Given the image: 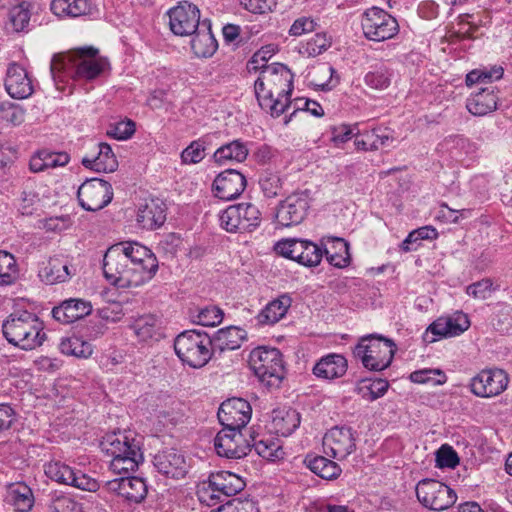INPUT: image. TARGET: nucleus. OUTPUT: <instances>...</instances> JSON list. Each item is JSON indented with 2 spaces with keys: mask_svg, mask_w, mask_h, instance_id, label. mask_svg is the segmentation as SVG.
<instances>
[{
  "mask_svg": "<svg viewBox=\"0 0 512 512\" xmlns=\"http://www.w3.org/2000/svg\"><path fill=\"white\" fill-rule=\"evenodd\" d=\"M223 312L220 308L209 305L203 308H198L192 313V318L195 323L202 326H216L223 320Z\"/></svg>",
  "mask_w": 512,
  "mask_h": 512,
  "instance_id": "3c124183",
  "label": "nucleus"
},
{
  "mask_svg": "<svg viewBox=\"0 0 512 512\" xmlns=\"http://www.w3.org/2000/svg\"><path fill=\"white\" fill-rule=\"evenodd\" d=\"M333 73V67L325 64L320 65L317 68H315L313 73L311 74V83L321 90H330L334 86V84L332 83Z\"/></svg>",
  "mask_w": 512,
  "mask_h": 512,
  "instance_id": "6e6d98bb",
  "label": "nucleus"
},
{
  "mask_svg": "<svg viewBox=\"0 0 512 512\" xmlns=\"http://www.w3.org/2000/svg\"><path fill=\"white\" fill-rule=\"evenodd\" d=\"M389 383L385 379H363L356 386V392L367 401L382 397L388 390Z\"/></svg>",
  "mask_w": 512,
  "mask_h": 512,
  "instance_id": "c03bdc74",
  "label": "nucleus"
},
{
  "mask_svg": "<svg viewBox=\"0 0 512 512\" xmlns=\"http://www.w3.org/2000/svg\"><path fill=\"white\" fill-rule=\"evenodd\" d=\"M325 248L326 259L334 267L344 268L350 264L349 244L342 238H332Z\"/></svg>",
  "mask_w": 512,
  "mask_h": 512,
  "instance_id": "79ce46f5",
  "label": "nucleus"
},
{
  "mask_svg": "<svg viewBox=\"0 0 512 512\" xmlns=\"http://www.w3.org/2000/svg\"><path fill=\"white\" fill-rule=\"evenodd\" d=\"M436 462L440 468H455L459 464V457L451 446L442 445L437 451Z\"/></svg>",
  "mask_w": 512,
  "mask_h": 512,
  "instance_id": "e2e57ef3",
  "label": "nucleus"
},
{
  "mask_svg": "<svg viewBox=\"0 0 512 512\" xmlns=\"http://www.w3.org/2000/svg\"><path fill=\"white\" fill-rule=\"evenodd\" d=\"M347 371V361L339 354H329L321 358L313 367L316 377L332 380L342 377Z\"/></svg>",
  "mask_w": 512,
  "mask_h": 512,
  "instance_id": "473e14b6",
  "label": "nucleus"
},
{
  "mask_svg": "<svg viewBox=\"0 0 512 512\" xmlns=\"http://www.w3.org/2000/svg\"><path fill=\"white\" fill-rule=\"evenodd\" d=\"M251 447L255 449L259 456L269 461L280 460L285 455L280 441L271 436L251 435Z\"/></svg>",
  "mask_w": 512,
  "mask_h": 512,
  "instance_id": "a19ab883",
  "label": "nucleus"
},
{
  "mask_svg": "<svg viewBox=\"0 0 512 512\" xmlns=\"http://www.w3.org/2000/svg\"><path fill=\"white\" fill-rule=\"evenodd\" d=\"M260 85H266L272 89L276 96L289 101L293 90V75L283 64L273 63L266 65L260 72Z\"/></svg>",
  "mask_w": 512,
  "mask_h": 512,
  "instance_id": "6ab92c4d",
  "label": "nucleus"
},
{
  "mask_svg": "<svg viewBox=\"0 0 512 512\" xmlns=\"http://www.w3.org/2000/svg\"><path fill=\"white\" fill-rule=\"evenodd\" d=\"M220 225L227 232L251 231L259 226L261 213L252 203L231 205L219 215Z\"/></svg>",
  "mask_w": 512,
  "mask_h": 512,
  "instance_id": "1a4fd4ad",
  "label": "nucleus"
},
{
  "mask_svg": "<svg viewBox=\"0 0 512 512\" xmlns=\"http://www.w3.org/2000/svg\"><path fill=\"white\" fill-rule=\"evenodd\" d=\"M101 450L111 456L110 469L115 474L135 471L143 461L139 442L125 432L106 434L100 442Z\"/></svg>",
  "mask_w": 512,
  "mask_h": 512,
  "instance_id": "20e7f679",
  "label": "nucleus"
},
{
  "mask_svg": "<svg viewBox=\"0 0 512 512\" xmlns=\"http://www.w3.org/2000/svg\"><path fill=\"white\" fill-rule=\"evenodd\" d=\"M45 475L52 481L73 486L77 489L95 492L100 488V483L81 471L75 470L60 460H51L44 465Z\"/></svg>",
  "mask_w": 512,
  "mask_h": 512,
  "instance_id": "9b49d317",
  "label": "nucleus"
},
{
  "mask_svg": "<svg viewBox=\"0 0 512 512\" xmlns=\"http://www.w3.org/2000/svg\"><path fill=\"white\" fill-rule=\"evenodd\" d=\"M205 145L200 139L192 141L181 153L182 162L185 164H197L205 157Z\"/></svg>",
  "mask_w": 512,
  "mask_h": 512,
  "instance_id": "13d9d810",
  "label": "nucleus"
},
{
  "mask_svg": "<svg viewBox=\"0 0 512 512\" xmlns=\"http://www.w3.org/2000/svg\"><path fill=\"white\" fill-rule=\"evenodd\" d=\"M291 306V298L282 295L269 302L257 315L256 319L261 325H273L280 321Z\"/></svg>",
  "mask_w": 512,
  "mask_h": 512,
  "instance_id": "58836bf2",
  "label": "nucleus"
},
{
  "mask_svg": "<svg viewBox=\"0 0 512 512\" xmlns=\"http://www.w3.org/2000/svg\"><path fill=\"white\" fill-rule=\"evenodd\" d=\"M330 141L335 147H341L344 143L349 141L354 135V130L346 124L333 126L330 129Z\"/></svg>",
  "mask_w": 512,
  "mask_h": 512,
  "instance_id": "338daca9",
  "label": "nucleus"
},
{
  "mask_svg": "<svg viewBox=\"0 0 512 512\" xmlns=\"http://www.w3.org/2000/svg\"><path fill=\"white\" fill-rule=\"evenodd\" d=\"M158 270L152 251L138 242L112 245L103 257L106 280L118 288H137L150 281Z\"/></svg>",
  "mask_w": 512,
  "mask_h": 512,
  "instance_id": "f257e3e1",
  "label": "nucleus"
},
{
  "mask_svg": "<svg viewBox=\"0 0 512 512\" xmlns=\"http://www.w3.org/2000/svg\"><path fill=\"white\" fill-rule=\"evenodd\" d=\"M355 435L350 427H333L323 437L324 453L338 460L347 458L356 448Z\"/></svg>",
  "mask_w": 512,
  "mask_h": 512,
  "instance_id": "a211bd4d",
  "label": "nucleus"
},
{
  "mask_svg": "<svg viewBox=\"0 0 512 512\" xmlns=\"http://www.w3.org/2000/svg\"><path fill=\"white\" fill-rule=\"evenodd\" d=\"M174 350L182 363L202 368L212 357V340L205 333L186 330L175 338Z\"/></svg>",
  "mask_w": 512,
  "mask_h": 512,
  "instance_id": "423d86ee",
  "label": "nucleus"
},
{
  "mask_svg": "<svg viewBox=\"0 0 512 512\" xmlns=\"http://www.w3.org/2000/svg\"><path fill=\"white\" fill-rule=\"evenodd\" d=\"M419 502L428 509L443 511L457 500L455 491L448 485L434 479H423L416 485Z\"/></svg>",
  "mask_w": 512,
  "mask_h": 512,
  "instance_id": "6e6552de",
  "label": "nucleus"
},
{
  "mask_svg": "<svg viewBox=\"0 0 512 512\" xmlns=\"http://www.w3.org/2000/svg\"><path fill=\"white\" fill-rule=\"evenodd\" d=\"M377 141V131L376 129H372L359 133L354 141V144L358 150L374 151L378 150Z\"/></svg>",
  "mask_w": 512,
  "mask_h": 512,
  "instance_id": "0e129e2a",
  "label": "nucleus"
},
{
  "mask_svg": "<svg viewBox=\"0 0 512 512\" xmlns=\"http://www.w3.org/2000/svg\"><path fill=\"white\" fill-rule=\"evenodd\" d=\"M135 129V123L127 119L111 125L107 130V135L117 140H127L135 133Z\"/></svg>",
  "mask_w": 512,
  "mask_h": 512,
  "instance_id": "052dcab7",
  "label": "nucleus"
},
{
  "mask_svg": "<svg viewBox=\"0 0 512 512\" xmlns=\"http://www.w3.org/2000/svg\"><path fill=\"white\" fill-rule=\"evenodd\" d=\"M108 68L109 62L98 55L97 49L85 47L55 54L51 60L50 73L56 83L68 79L90 81Z\"/></svg>",
  "mask_w": 512,
  "mask_h": 512,
  "instance_id": "f03ea898",
  "label": "nucleus"
},
{
  "mask_svg": "<svg viewBox=\"0 0 512 512\" xmlns=\"http://www.w3.org/2000/svg\"><path fill=\"white\" fill-rule=\"evenodd\" d=\"M249 148L247 143L240 139H235L229 143L220 146L213 154L214 161L219 165L227 163H241L247 159Z\"/></svg>",
  "mask_w": 512,
  "mask_h": 512,
  "instance_id": "f704fd0d",
  "label": "nucleus"
},
{
  "mask_svg": "<svg viewBox=\"0 0 512 512\" xmlns=\"http://www.w3.org/2000/svg\"><path fill=\"white\" fill-rule=\"evenodd\" d=\"M30 4L27 1H21L13 6L8 13L7 29L13 32L24 31L30 22Z\"/></svg>",
  "mask_w": 512,
  "mask_h": 512,
  "instance_id": "37998d69",
  "label": "nucleus"
},
{
  "mask_svg": "<svg viewBox=\"0 0 512 512\" xmlns=\"http://www.w3.org/2000/svg\"><path fill=\"white\" fill-rule=\"evenodd\" d=\"M307 468L318 477L325 480L337 479L342 470L340 466L324 456H306L304 460Z\"/></svg>",
  "mask_w": 512,
  "mask_h": 512,
  "instance_id": "ea45409f",
  "label": "nucleus"
},
{
  "mask_svg": "<svg viewBox=\"0 0 512 512\" xmlns=\"http://www.w3.org/2000/svg\"><path fill=\"white\" fill-rule=\"evenodd\" d=\"M153 464L159 473L173 479H181L188 472L185 456L175 449L158 452L154 456Z\"/></svg>",
  "mask_w": 512,
  "mask_h": 512,
  "instance_id": "5701e85b",
  "label": "nucleus"
},
{
  "mask_svg": "<svg viewBox=\"0 0 512 512\" xmlns=\"http://www.w3.org/2000/svg\"><path fill=\"white\" fill-rule=\"evenodd\" d=\"M468 327L469 322L465 316H458L457 318L440 317L429 325L426 334L432 333L437 337H453L460 335Z\"/></svg>",
  "mask_w": 512,
  "mask_h": 512,
  "instance_id": "72a5a7b5",
  "label": "nucleus"
},
{
  "mask_svg": "<svg viewBox=\"0 0 512 512\" xmlns=\"http://www.w3.org/2000/svg\"><path fill=\"white\" fill-rule=\"evenodd\" d=\"M317 27V22L312 17L302 16L297 18L289 29V34L294 37L302 36L313 32Z\"/></svg>",
  "mask_w": 512,
  "mask_h": 512,
  "instance_id": "69168bd1",
  "label": "nucleus"
},
{
  "mask_svg": "<svg viewBox=\"0 0 512 512\" xmlns=\"http://www.w3.org/2000/svg\"><path fill=\"white\" fill-rule=\"evenodd\" d=\"M50 9L59 18H77L98 14L97 5L91 0H53Z\"/></svg>",
  "mask_w": 512,
  "mask_h": 512,
  "instance_id": "bb28decb",
  "label": "nucleus"
},
{
  "mask_svg": "<svg viewBox=\"0 0 512 512\" xmlns=\"http://www.w3.org/2000/svg\"><path fill=\"white\" fill-rule=\"evenodd\" d=\"M409 379L417 384H431L432 386L442 385L447 377L440 369H422L410 374Z\"/></svg>",
  "mask_w": 512,
  "mask_h": 512,
  "instance_id": "603ef678",
  "label": "nucleus"
},
{
  "mask_svg": "<svg viewBox=\"0 0 512 512\" xmlns=\"http://www.w3.org/2000/svg\"><path fill=\"white\" fill-rule=\"evenodd\" d=\"M166 220V205L158 198H151L141 204L136 214L138 225L146 230L161 227Z\"/></svg>",
  "mask_w": 512,
  "mask_h": 512,
  "instance_id": "393cba45",
  "label": "nucleus"
},
{
  "mask_svg": "<svg viewBox=\"0 0 512 512\" xmlns=\"http://www.w3.org/2000/svg\"><path fill=\"white\" fill-rule=\"evenodd\" d=\"M509 383L506 371L500 368L482 369L470 380L471 392L481 398H492L503 393Z\"/></svg>",
  "mask_w": 512,
  "mask_h": 512,
  "instance_id": "ddd939ff",
  "label": "nucleus"
},
{
  "mask_svg": "<svg viewBox=\"0 0 512 512\" xmlns=\"http://www.w3.org/2000/svg\"><path fill=\"white\" fill-rule=\"evenodd\" d=\"M246 336V331L237 326L221 328L215 333L213 339H211L212 348L214 347L220 351L236 350L240 348Z\"/></svg>",
  "mask_w": 512,
  "mask_h": 512,
  "instance_id": "e433bc0d",
  "label": "nucleus"
},
{
  "mask_svg": "<svg viewBox=\"0 0 512 512\" xmlns=\"http://www.w3.org/2000/svg\"><path fill=\"white\" fill-rule=\"evenodd\" d=\"M396 352L395 343L380 335L361 338L354 349V356L372 371H382L390 366Z\"/></svg>",
  "mask_w": 512,
  "mask_h": 512,
  "instance_id": "0eeeda50",
  "label": "nucleus"
},
{
  "mask_svg": "<svg viewBox=\"0 0 512 512\" xmlns=\"http://www.w3.org/2000/svg\"><path fill=\"white\" fill-rule=\"evenodd\" d=\"M5 88L7 93L15 99H26L34 90L27 71L17 63L10 64L7 69Z\"/></svg>",
  "mask_w": 512,
  "mask_h": 512,
  "instance_id": "b1692460",
  "label": "nucleus"
},
{
  "mask_svg": "<svg viewBox=\"0 0 512 512\" xmlns=\"http://www.w3.org/2000/svg\"><path fill=\"white\" fill-rule=\"evenodd\" d=\"M6 502L13 506L16 512H29L34 505L31 488L23 482L10 484L7 489Z\"/></svg>",
  "mask_w": 512,
  "mask_h": 512,
  "instance_id": "c9c22d12",
  "label": "nucleus"
},
{
  "mask_svg": "<svg viewBox=\"0 0 512 512\" xmlns=\"http://www.w3.org/2000/svg\"><path fill=\"white\" fill-rule=\"evenodd\" d=\"M39 201V195L32 189V183L28 182L21 193L19 211L22 215H31L34 205Z\"/></svg>",
  "mask_w": 512,
  "mask_h": 512,
  "instance_id": "680f3d73",
  "label": "nucleus"
},
{
  "mask_svg": "<svg viewBox=\"0 0 512 512\" xmlns=\"http://www.w3.org/2000/svg\"><path fill=\"white\" fill-rule=\"evenodd\" d=\"M59 349L64 355L85 359L89 358L93 353L91 343L77 336L62 339L59 344Z\"/></svg>",
  "mask_w": 512,
  "mask_h": 512,
  "instance_id": "a18cd8bd",
  "label": "nucleus"
},
{
  "mask_svg": "<svg viewBox=\"0 0 512 512\" xmlns=\"http://www.w3.org/2000/svg\"><path fill=\"white\" fill-rule=\"evenodd\" d=\"M331 46V38L326 33H316L306 42H302L299 52L307 57H316Z\"/></svg>",
  "mask_w": 512,
  "mask_h": 512,
  "instance_id": "8fccbe9b",
  "label": "nucleus"
},
{
  "mask_svg": "<svg viewBox=\"0 0 512 512\" xmlns=\"http://www.w3.org/2000/svg\"><path fill=\"white\" fill-rule=\"evenodd\" d=\"M214 447L221 457L239 459L251 451V440L245 439L240 429L223 427L214 439Z\"/></svg>",
  "mask_w": 512,
  "mask_h": 512,
  "instance_id": "f3484780",
  "label": "nucleus"
},
{
  "mask_svg": "<svg viewBox=\"0 0 512 512\" xmlns=\"http://www.w3.org/2000/svg\"><path fill=\"white\" fill-rule=\"evenodd\" d=\"M503 76L502 67H493L491 69H475L466 75L465 83L472 86L476 83H491Z\"/></svg>",
  "mask_w": 512,
  "mask_h": 512,
  "instance_id": "864d4df0",
  "label": "nucleus"
},
{
  "mask_svg": "<svg viewBox=\"0 0 512 512\" xmlns=\"http://www.w3.org/2000/svg\"><path fill=\"white\" fill-rule=\"evenodd\" d=\"M300 421V414L295 409H275L272 412L271 426L276 434L287 437L300 425Z\"/></svg>",
  "mask_w": 512,
  "mask_h": 512,
  "instance_id": "4c0bfd02",
  "label": "nucleus"
},
{
  "mask_svg": "<svg viewBox=\"0 0 512 512\" xmlns=\"http://www.w3.org/2000/svg\"><path fill=\"white\" fill-rule=\"evenodd\" d=\"M252 408L242 398H231L224 401L217 416L223 427L242 430L251 419Z\"/></svg>",
  "mask_w": 512,
  "mask_h": 512,
  "instance_id": "aec40b11",
  "label": "nucleus"
},
{
  "mask_svg": "<svg viewBox=\"0 0 512 512\" xmlns=\"http://www.w3.org/2000/svg\"><path fill=\"white\" fill-rule=\"evenodd\" d=\"M364 81L367 86L373 89L383 90L391 83V73L387 68L380 67L373 71H369L365 75Z\"/></svg>",
  "mask_w": 512,
  "mask_h": 512,
  "instance_id": "5fc2aeb1",
  "label": "nucleus"
},
{
  "mask_svg": "<svg viewBox=\"0 0 512 512\" xmlns=\"http://www.w3.org/2000/svg\"><path fill=\"white\" fill-rule=\"evenodd\" d=\"M19 278V267L13 254L0 250V286H9Z\"/></svg>",
  "mask_w": 512,
  "mask_h": 512,
  "instance_id": "49530a36",
  "label": "nucleus"
},
{
  "mask_svg": "<svg viewBox=\"0 0 512 512\" xmlns=\"http://www.w3.org/2000/svg\"><path fill=\"white\" fill-rule=\"evenodd\" d=\"M248 364L259 381L268 388H278L285 369L281 352L277 348L258 346L251 350Z\"/></svg>",
  "mask_w": 512,
  "mask_h": 512,
  "instance_id": "39448f33",
  "label": "nucleus"
},
{
  "mask_svg": "<svg viewBox=\"0 0 512 512\" xmlns=\"http://www.w3.org/2000/svg\"><path fill=\"white\" fill-rule=\"evenodd\" d=\"M322 257V249L317 244L308 241L303 253V260H301L300 264L307 267L317 266L321 262Z\"/></svg>",
  "mask_w": 512,
  "mask_h": 512,
  "instance_id": "774afa93",
  "label": "nucleus"
},
{
  "mask_svg": "<svg viewBox=\"0 0 512 512\" xmlns=\"http://www.w3.org/2000/svg\"><path fill=\"white\" fill-rule=\"evenodd\" d=\"M210 512H259L257 504L251 499L236 498Z\"/></svg>",
  "mask_w": 512,
  "mask_h": 512,
  "instance_id": "4d7b16f0",
  "label": "nucleus"
},
{
  "mask_svg": "<svg viewBox=\"0 0 512 512\" xmlns=\"http://www.w3.org/2000/svg\"><path fill=\"white\" fill-rule=\"evenodd\" d=\"M91 311L92 305L89 301L70 298L52 309V317L62 324H70L88 316Z\"/></svg>",
  "mask_w": 512,
  "mask_h": 512,
  "instance_id": "a878e982",
  "label": "nucleus"
},
{
  "mask_svg": "<svg viewBox=\"0 0 512 512\" xmlns=\"http://www.w3.org/2000/svg\"><path fill=\"white\" fill-rule=\"evenodd\" d=\"M96 150L97 153L82 158L83 166L96 172H114L118 167V161L110 145L100 142L96 144Z\"/></svg>",
  "mask_w": 512,
  "mask_h": 512,
  "instance_id": "c85d7f7f",
  "label": "nucleus"
},
{
  "mask_svg": "<svg viewBox=\"0 0 512 512\" xmlns=\"http://www.w3.org/2000/svg\"><path fill=\"white\" fill-rule=\"evenodd\" d=\"M310 207L308 191L292 193L281 201L277 207V223L284 227L300 224Z\"/></svg>",
  "mask_w": 512,
  "mask_h": 512,
  "instance_id": "dca6fc26",
  "label": "nucleus"
},
{
  "mask_svg": "<svg viewBox=\"0 0 512 512\" xmlns=\"http://www.w3.org/2000/svg\"><path fill=\"white\" fill-rule=\"evenodd\" d=\"M361 25L365 37L376 42L391 39L399 32L397 20L378 7H372L365 11Z\"/></svg>",
  "mask_w": 512,
  "mask_h": 512,
  "instance_id": "9d476101",
  "label": "nucleus"
},
{
  "mask_svg": "<svg viewBox=\"0 0 512 512\" xmlns=\"http://www.w3.org/2000/svg\"><path fill=\"white\" fill-rule=\"evenodd\" d=\"M495 290L492 280L485 278L467 286L466 293L475 299H487Z\"/></svg>",
  "mask_w": 512,
  "mask_h": 512,
  "instance_id": "bf43d9fd",
  "label": "nucleus"
},
{
  "mask_svg": "<svg viewBox=\"0 0 512 512\" xmlns=\"http://www.w3.org/2000/svg\"><path fill=\"white\" fill-rule=\"evenodd\" d=\"M170 30L177 36H192L201 25L200 10L188 1H181L168 11Z\"/></svg>",
  "mask_w": 512,
  "mask_h": 512,
  "instance_id": "2eb2a0df",
  "label": "nucleus"
},
{
  "mask_svg": "<svg viewBox=\"0 0 512 512\" xmlns=\"http://www.w3.org/2000/svg\"><path fill=\"white\" fill-rule=\"evenodd\" d=\"M497 101L494 86L490 85L472 93L466 101V108L474 116H485L496 110Z\"/></svg>",
  "mask_w": 512,
  "mask_h": 512,
  "instance_id": "7c9ffc66",
  "label": "nucleus"
},
{
  "mask_svg": "<svg viewBox=\"0 0 512 512\" xmlns=\"http://www.w3.org/2000/svg\"><path fill=\"white\" fill-rule=\"evenodd\" d=\"M74 274L75 269L65 257H52L39 270L41 281L49 285L66 282Z\"/></svg>",
  "mask_w": 512,
  "mask_h": 512,
  "instance_id": "cd10ccee",
  "label": "nucleus"
},
{
  "mask_svg": "<svg viewBox=\"0 0 512 512\" xmlns=\"http://www.w3.org/2000/svg\"><path fill=\"white\" fill-rule=\"evenodd\" d=\"M308 240L303 239H282L275 244V251L277 254L295 260L299 264L303 260V253L305 252Z\"/></svg>",
  "mask_w": 512,
  "mask_h": 512,
  "instance_id": "de8ad7c7",
  "label": "nucleus"
},
{
  "mask_svg": "<svg viewBox=\"0 0 512 512\" xmlns=\"http://www.w3.org/2000/svg\"><path fill=\"white\" fill-rule=\"evenodd\" d=\"M255 95L260 107L273 117H279L290 104L287 99L276 96L275 92L266 85H260L258 77L254 84Z\"/></svg>",
  "mask_w": 512,
  "mask_h": 512,
  "instance_id": "2f4dec72",
  "label": "nucleus"
},
{
  "mask_svg": "<svg viewBox=\"0 0 512 512\" xmlns=\"http://www.w3.org/2000/svg\"><path fill=\"white\" fill-rule=\"evenodd\" d=\"M80 205L87 211H98L106 207L113 198L110 183L98 178L85 181L78 189Z\"/></svg>",
  "mask_w": 512,
  "mask_h": 512,
  "instance_id": "4468645a",
  "label": "nucleus"
},
{
  "mask_svg": "<svg viewBox=\"0 0 512 512\" xmlns=\"http://www.w3.org/2000/svg\"><path fill=\"white\" fill-rule=\"evenodd\" d=\"M192 36L191 49L197 57L208 58L216 52L218 43L211 31L209 19L202 20Z\"/></svg>",
  "mask_w": 512,
  "mask_h": 512,
  "instance_id": "c756f323",
  "label": "nucleus"
},
{
  "mask_svg": "<svg viewBox=\"0 0 512 512\" xmlns=\"http://www.w3.org/2000/svg\"><path fill=\"white\" fill-rule=\"evenodd\" d=\"M107 491L115 493L124 499L140 503L147 495L148 488L145 480L140 477H120L104 483Z\"/></svg>",
  "mask_w": 512,
  "mask_h": 512,
  "instance_id": "4be33fe9",
  "label": "nucleus"
},
{
  "mask_svg": "<svg viewBox=\"0 0 512 512\" xmlns=\"http://www.w3.org/2000/svg\"><path fill=\"white\" fill-rule=\"evenodd\" d=\"M6 340L24 351H31L43 345L47 339L44 323L29 311L17 310L9 315L2 325Z\"/></svg>",
  "mask_w": 512,
  "mask_h": 512,
  "instance_id": "7ed1b4c3",
  "label": "nucleus"
},
{
  "mask_svg": "<svg viewBox=\"0 0 512 512\" xmlns=\"http://www.w3.org/2000/svg\"><path fill=\"white\" fill-rule=\"evenodd\" d=\"M131 329L139 341H149L154 338L158 330L157 319L153 315L140 316L133 321Z\"/></svg>",
  "mask_w": 512,
  "mask_h": 512,
  "instance_id": "09e8293b",
  "label": "nucleus"
},
{
  "mask_svg": "<svg viewBox=\"0 0 512 512\" xmlns=\"http://www.w3.org/2000/svg\"><path fill=\"white\" fill-rule=\"evenodd\" d=\"M245 486V481L237 474L230 471H219L210 475L208 488L200 492L199 499L211 506L216 504L220 495L234 496L241 492Z\"/></svg>",
  "mask_w": 512,
  "mask_h": 512,
  "instance_id": "f8f14e48",
  "label": "nucleus"
},
{
  "mask_svg": "<svg viewBox=\"0 0 512 512\" xmlns=\"http://www.w3.org/2000/svg\"><path fill=\"white\" fill-rule=\"evenodd\" d=\"M245 176L237 170L227 169L217 175L213 182L214 195L225 201L239 197L245 190Z\"/></svg>",
  "mask_w": 512,
  "mask_h": 512,
  "instance_id": "412c9836",
  "label": "nucleus"
}]
</instances>
